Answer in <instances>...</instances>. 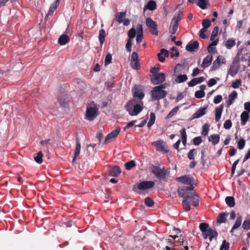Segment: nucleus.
I'll return each mask as SVG.
<instances>
[{"label":"nucleus","instance_id":"b1692460","mask_svg":"<svg viewBox=\"0 0 250 250\" xmlns=\"http://www.w3.org/2000/svg\"><path fill=\"white\" fill-rule=\"evenodd\" d=\"M70 39L66 34L62 35L58 39V42L62 45H65L69 42Z\"/></svg>","mask_w":250,"mask_h":250},{"label":"nucleus","instance_id":"a878e982","mask_svg":"<svg viewBox=\"0 0 250 250\" xmlns=\"http://www.w3.org/2000/svg\"><path fill=\"white\" fill-rule=\"evenodd\" d=\"M220 140V136L218 134H212L211 135L209 138L208 141L211 142L213 145L217 144Z\"/></svg>","mask_w":250,"mask_h":250},{"label":"nucleus","instance_id":"0eeeda50","mask_svg":"<svg viewBox=\"0 0 250 250\" xmlns=\"http://www.w3.org/2000/svg\"><path fill=\"white\" fill-rule=\"evenodd\" d=\"M151 171L159 179H164L166 177L167 170L165 168L162 169L157 166L152 165Z\"/></svg>","mask_w":250,"mask_h":250},{"label":"nucleus","instance_id":"bb28decb","mask_svg":"<svg viewBox=\"0 0 250 250\" xmlns=\"http://www.w3.org/2000/svg\"><path fill=\"white\" fill-rule=\"evenodd\" d=\"M223 108V106L221 105L220 107H218L215 109V120L216 122L219 121L221 118Z\"/></svg>","mask_w":250,"mask_h":250},{"label":"nucleus","instance_id":"e2e57ef3","mask_svg":"<svg viewBox=\"0 0 250 250\" xmlns=\"http://www.w3.org/2000/svg\"><path fill=\"white\" fill-rule=\"evenodd\" d=\"M222 100V97L220 95H218L215 96L213 100L214 103L217 104L220 103Z\"/></svg>","mask_w":250,"mask_h":250},{"label":"nucleus","instance_id":"7c9ffc66","mask_svg":"<svg viewBox=\"0 0 250 250\" xmlns=\"http://www.w3.org/2000/svg\"><path fill=\"white\" fill-rule=\"evenodd\" d=\"M227 216V214L226 213H221L219 214L217 218V222L219 224L225 223L226 219V217Z\"/></svg>","mask_w":250,"mask_h":250},{"label":"nucleus","instance_id":"09e8293b","mask_svg":"<svg viewBox=\"0 0 250 250\" xmlns=\"http://www.w3.org/2000/svg\"><path fill=\"white\" fill-rule=\"evenodd\" d=\"M180 67L186 69L187 71L188 69V67L187 64H186L185 63H183L182 64L178 63L175 66V71L178 70Z\"/></svg>","mask_w":250,"mask_h":250},{"label":"nucleus","instance_id":"9d476101","mask_svg":"<svg viewBox=\"0 0 250 250\" xmlns=\"http://www.w3.org/2000/svg\"><path fill=\"white\" fill-rule=\"evenodd\" d=\"M146 22L150 33L152 34L158 36L159 32L156 22L153 21L150 18H147Z\"/></svg>","mask_w":250,"mask_h":250},{"label":"nucleus","instance_id":"20e7f679","mask_svg":"<svg viewBox=\"0 0 250 250\" xmlns=\"http://www.w3.org/2000/svg\"><path fill=\"white\" fill-rule=\"evenodd\" d=\"M154 182L151 181H144L139 183L137 186L133 187V190L137 192V190H146L152 188L154 186Z\"/></svg>","mask_w":250,"mask_h":250},{"label":"nucleus","instance_id":"cd10ccee","mask_svg":"<svg viewBox=\"0 0 250 250\" xmlns=\"http://www.w3.org/2000/svg\"><path fill=\"white\" fill-rule=\"evenodd\" d=\"M225 202L230 208L233 207L235 206L234 198L232 196H227L225 199Z\"/></svg>","mask_w":250,"mask_h":250},{"label":"nucleus","instance_id":"de8ad7c7","mask_svg":"<svg viewBox=\"0 0 250 250\" xmlns=\"http://www.w3.org/2000/svg\"><path fill=\"white\" fill-rule=\"evenodd\" d=\"M145 203L146 206L148 207H151L154 205V202L152 199L149 197L146 198Z\"/></svg>","mask_w":250,"mask_h":250},{"label":"nucleus","instance_id":"c03bdc74","mask_svg":"<svg viewBox=\"0 0 250 250\" xmlns=\"http://www.w3.org/2000/svg\"><path fill=\"white\" fill-rule=\"evenodd\" d=\"M229 247V244L227 243L226 240H224L220 247V250H228Z\"/></svg>","mask_w":250,"mask_h":250},{"label":"nucleus","instance_id":"774afa93","mask_svg":"<svg viewBox=\"0 0 250 250\" xmlns=\"http://www.w3.org/2000/svg\"><path fill=\"white\" fill-rule=\"evenodd\" d=\"M216 83H217L216 81L214 79L211 78L209 80L208 83V85L209 87H211V86L215 85Z\"/></svg>","mask_w":250,"mask_h":250},{"label":"nucleus","instance_id":"6ab92c4d","mask_svg":"<svg viewBox=\"0 0 250 250\" xmlns=\"http://www.w3.org/2000/svg\"><path fill=\"white\" fill-rule=\"evenodd\" d=\"M76 147H75V153H74V157L73 159V163H74L76 160L78 156L79 155L81 150V144L80 140L77 138H76Z\"/></svg>","mask_w":250,"mask_h":250},{"label":"nucleus","instance_id":"49530a36","mask_svg":"<svg viewBox=\"0 0 250 250\" xmlns=\"http://www.w3.org/2000/svg\"><path fill=\"white\" fill-rule=\"evenodd\" d=\"M202 129V135L206 136L208 134L209 130V125L208 124H205L203 125Z\"/></svg>","mask_w":250,"mask_h":250},{"label":"nucleus","instance_id":"0e129e2a","mask_svg":"<svg viewBox=\"0 0 250 250\" xmlns=\"http://www.w3.org/2000/svg\"><path fill=\"white\" fill-rule=\"evenodd\" d=\"M58 100L62 106H65L67 101H65V99H63V97H59Z\"/></svg>","mask_w":250,"mask_h":250},{"label":"nucleus","instance_id":"bf43d9fd","mask_svg":"<svg viewBox=\"0 0 250 250\" xmlns=\"http://www.w3.org/2000/svg\"><path fill=\"white\" fill-rule=\"evenodd\" d=\"M193 144L194 145H195V146L199 145L202 142L201 137L199 136V137H196L194 138L193 140Z\"/></svg>","mask_w":250,"mask_h":250},{"label":"nucleus","instance_id":"f03ea898","mask_svg":"<svg viewBox=\"0 0 250 250\" xmlns=\"http://www.w3.org/2000/svg\"><path fill=\"white\" fill-rule=\"evenodd\" d=\"M199 199L198 196L195 193L190 194V196L186 199H184L182 201V205L185 211H188L190 209V205L194 207H197L199 205Z\"/></svg>","mask_w":250,"mask_h":250},{"label":"nucleus","instance_id":"4468645a","mask_svg":"<svg viewBox=\"0 0 250 250\" xmlns=\"http://www.w3.org/2000/svg\"><path fill=\"white\" fill-rule=\"evenodd\" d=\"M153 145L159 151H165L167 152L168 150L165 146V143L163 141L160 140L153 143Z\"/></svg>","mask_w":250,"mask_h":250},{"label":"nucleus","instance_id":"f257e3e1","mask_svg":"<svg viewBox=\"0 0 250 250\" xmlns=\"http://www.w3.org/2000/svg\"><path fill=\"white\" fill-rule=\"evenodd\" d=\"M137 103L138 101L136 99H133L129 100L125 105V109L131 116L137 115L143 110V107L140 105L142 104L140 102L139 104H136Z\"/></svg>","mask_w":250,"mask_h":250},{"label":"nucleus","instance_id":"423d86ee","mask_svg":"<svg viewBox=\"0 0 250 250\" xmlns=\"http://www.w3.org/2000/svg\"><path fill=\"white\" fill-rule=\"evenodd\" d=\"M182 15V12L178 11L176 13L171 20L170 27V32L172 34H174L177 30L178 22L180 20V17Z\"/></svg>","mask_w":250,"mask_h":250},{"label":"nucleus","instance_id":"2f4dec72","mask_svg":"<svg viewBox=\"0 0 250 250\" xmlns=\"http://www.w3.org/2000/svg\"><path fill=\"white\" fill-rule=\"evenodd\" d=\"M188 80V77L186 75H179L175 79V81L177 83H180L186 82Z\"/></svg>","mask_w":250,"mask_h":250},{"label":"nucleus","instance_id":"680f3d73","mask_svg":"<svg viewBox=\"0 0 250 250\" xmlns=\"http://www.w3.org/2000/svg\"><path fill=\"white\" fill-rule=\"evenodd\" d=\"M137 34L143 35V29L141 24H138L136 26Z\"/></svg>","mask_w":250,"mask_h":250},{"label":"nucleus","instance_id":"79ce46f5","mask_svg":"<svg viewBox=\"0 0 250 250\" xmlns=\"http://www.w3.org/2000/svg\"><path fill=\"white\" fill-rule=\"evenodd\" d=\"M218 32V27L217 26H215L213 31H212L211 35L210 38L211 41H213L215 40L216 37Z\"/></svg>","mask_w":250,"mask_h":250},{"label":"nucleus","instance_id":"58836bf2","mask_svg":"<svg viewBox=\"0 0 250 250\" xmlns=\"http://www.w3.org/2000/svg\"><path fill=\"white\" fill-rule=\"evenodd\" d=\"M43 154L42 151H39L36 156L34 157L35 161L38 164H41L42 162Z\"/></svg>","mask_w":250,"mask_h":250},{"label":"nucleus","instance_id":"ddd939ff","mask_svg":"<svg viewBox=\"0 0 250 250\" xmlns=\"http://www.w3.org/2000/svg\"><path fill=\"white\" fill-rule=\"evenodd\" d=\"M121 131L120 127H116L115 129L112 130L110 133L108 134L105 137L104 144H107L109 142L112 141L117 137L118 135Z\"/></svg>","mask_w":250,"mask_h":250},{"label":"nucleus","instance_id":"13d9d810","mask_svg":"<svg viewBox=\"0 0 250 250\" xmlns=\"http://www.w3.org/2000/svg\"><path fill=\"white\" fill-rule=\"evenodd\" d=\"M237 96V93L235 90L232 91L229 95V98L231 100H234Z\"/></svg>","mask_w":250,"mask_h":250},{"label":"nucleus","instance_id":"a211bd4d","mask_svg":"<svg viewBox=\"0 0 250 250\" xmlns=\"http://www.w3.org/2000/svg\"><path fill=\"white\" fill-rule=\"evenodd\" d=\"M121 172V169L118 166H114L109 169V175L113 177L118 176Z\"/></svg>","mask_w":250,"mask_h":250},{"label":"nucleus","instance_id":"39448f33","mask_svg":"<svg viewBox=\"0 0 250 250\" xmlns=\"http://www.w3.org/2000/svg\"><path fill=\"white\" fill-rule=\"evenodd\" d=\"M193 189L194 187L192 186L191 187L184 186L179 188L178 189L177 192L180 197H183L184 199H186L188 196H190V194L194 193L191 192Z\"/></svg>","mask_w":250,"mask_h":250},{"label":"nucleus","instance_id":"f704fd0d","mask_svg":"<svg viewBox=\"0 0 250 250\" xmlns=\"http://www.w3.org/2000/svg\"><path fill=\"white\" fill-rule=\"evenodd\" d=\"M242 220V218L241 216L240 215L237 217L235 222L232 227V230L236 229L241 226Z\"/></svg>","mask_w":250,"mask_h":250},{"label":"nucleus","instance_id":"7ed1b4c3","mask_svg":"<svg viewBox=\"0 0 250 250\" xmlns=\"http://www.w3.org/2000/svg\"><path fill=\"white\" fill-rule=\"evenodd\" d=\"M98 108L95 104L87 105L85 119L88 121H93L98 115Z\"/></svg>","mask_w":250,"mask_h":250},{"label":"nucleus","instance_id":"e433bc0d","mask_svg":"<svg viewBox=\"0 0 250 250\" xmlns=\"http://www.w3.org/2000/svg\"><path fill=\"white\" fill-rule=\"evenodd\" d=\"M155 120V115L154 113L151 112L150 114V119L147 123V126L150 127L154 123Z\"/></svg>","mask_w":250,"mask_h":250},{"label":"nucleus","instance_id":"c85d7f7f","mask_svg":"<svg viewBox=\"0 0 250 250\" xmlns=\"http://www.w3.org/2000/svg\"><path fill=\"white\" fill-rule=\"evenodd\" d=\"M197 5L202 9H205L208 4V0H197Z\"/></svg>","mask_w":250,"mask_h":250},{"label":"nucleus","instance_id":"412c9836","mask_svg":"<svg viewBox=\"0 0 250 250\" xmlns=\"http://www.w3.org/2000/svg\"><path fill=\"white\" fill-rule=\"evenodd\" d=\"M206 235H207V238L209 237V241H211L212 239L214 238H216L217 236V232H216L215 229L209 228L208 229V231L207 232Z\"/></svg>","mask_w":250,"mask_h":250},{"label":"nucleus","instance_id":"4d7b16f0","mask_svg":"<svg viewBox=\"0 0 250 250\" xmlns=\"http://www.w3.org/2000/svg\"><path fill=\"white\" fill-rule=\"evenodd\" d=\"M241 83L240 80H235L232 83L231 86L234 88H238L241 85Z\"/></svg>","mask_w":250,"mask_h":250},{"label":"nucleus","instance_id":"a18cd8bd","mask_svg":"<svg viewBox=\"0 0 250 250\" xmlns=\"http://www.w3.org/2000/svg\"><path fill=\"white\" fill-rule=\"evenodd\" d=\"M136 35V31L135 29L133 28H131L128 32V39H130L131 40L132 39L134 38L135 37Z\"/></svg>","mask_w":250,"mask_h":250},{"label":"nucleus","instance_id":"5fc2aeb1","mask_svg":"<svg viewBox=\"0 0 250 250\" xmlns=\"http://www.w3.org/2000/svg\"><path fill=\"white\" fill-rule=\"evenodd\" d=\"M205 95V92L203 91L198 90L195 92V97L197 98H202L204 97Z\"/></svg>","mask_w":250,"mask_h":250},{"label":"nucleus","instance_id":"4be33fe9","mask_svg":"<svg viewBox=\"0 0 250 250\" xmlns=\"http://www.w3.org/2000/svg\"><path fill=\"white\" fill-rule=\"evenodd\" d=\"M156 8V3L154 0H151L148 1L147 3L145 6L144 12H145L146 9H148L151 11L155 10Z\"/></svg>","mask_w":250,"mask_h":250},{"label":"nucleus","instance_id":"473e14b6","mask_svg":"<svg viewBox=\"0 0 250 250\" xmlns=\"http://www.w3.org/2000/svg\"><path fill=\"white\" fill-rule=\"evenodd\" d=\"M180 133L181 135V139H182V144L184 146H186V143H187V134L186 129L185 128H183L180 130Z\"/></svg>","mask_w":250,"mask_h":250},{"label":"nucleus","instance_id":"9b49d317","mask_svg":"<svg viewBox=\"0 0 250 250\" xmlns=\"http://www.w3.org/2000/svg\"><path fill=\"white\" fill-rule=\"evenodd\" d=\"M176 180L179 182L183 184L189 185V187L191 186H193L194 184V179L193 177L189 175H185L183 176L177 177Z\"/></svg>","mask_w":250,"mask_h":250},{"label":"nucleus","instance_id":"393cba45","mask_svg":"<svg viewBox=\"0 0 250 250\" xmlns=\"http://www.w3.org/2000/svg\"><path fill=\"white\" fill-rule=\"evenodd\" d=\"M240 118L241 125H245L249 118V113L247 111H243L241 114Z\"/></svg>","mask_w":250,"mask_h":250},{"label":"nucleus","instance_id":"a19ab883","mask_svg":"<svg viewBox=\"0 0 250 250\" xmlns=\"http://www.w3.org/2000/svg\"><path fill=\"white\" fill-rule=\"evenodd\" d=\"M135 166V161L131 160L125 164V167L127 170H130L132 167Z\"/></svg>","mask_w":250,"mask_h":250},{"label":"nucleus","instance_id":"f3484780","mask_svg":"<svg viewBox=\"0 0 250 250\" xmlns=\"http://www.w3.org/2000/svg\"><path fill=\"white\" fill-rule=\"evenodd\" d=\"M199 47V43L197 41H195L193 42H189L187 45L186 49L189 52H193Z\"/></svg>","mask_w":250,"mask_h":250},{"label":"nucleus","instance_id":"3c124183","mask_svg":"<svg viewBox=\"0 0 250 250\" xmlns=\"http://www.w3.org/2000/svg\"><path fill=\"white\" fill-rule=\"evenodd\" d=\"M130 65L134 69H138L140 67V64L138 61H131Z\"/></svg>","mask_w":250,"mask_h":250},{"label":"nucleus","instance_id":"72a5a7b5","mask_svg":"<svg viewBox=\"0 0 250 250\" xmlns=\"http://www.w3.org/2000/svg\"><path fill=\"white\" fill-rule=\"evenodd\" d=\"M235 45V41L233 39H229L225 43L226 48L228 49H231Z\"/></svg>","mask_w":250,"mask_h":250},{"label":"nucleus","instance_id":"1a4fd4ad","mask_svg":"<svg viewBox=\"0 0 250 250\" xmlns=\"http://www.w3.org/2000/svg\"><path fill=\"white\" fill-rule=\"evenodd\" d=\"M166 80V76L164 73H158L152 74L150 76L151 83L154 85H157L163 83Z\"/></svg>","mask_w":250,"mask_h":250},{"label":"nucleus","instance_id":"69168bd1","mask_svg":"<svg viewBox=\"0 0 250 250\" xmlns=\"http://www.w3.org/2000/svg\"><path fill=\"white\" fill-rule=\"evenodd\" d=\"M207 30L205 29L204 28H202L201 29H200V34H199V36L202 39H205L206 36V35L205 34V33L206 32H207Z\"/></svg>","mask_w":250,"mask_h":250},{"label":"nucleus","instance_id":"ea45409f","mask_svg":"<svg viewBox=\"0 0 250 250\" xmlns=\"http://www.w3.org/2000/svg\"><path fill=\"white\" fill-rule=\"evenodd\" d=\"M179 106H176L173 108L167 116V119H170L173 117L178 111Z\"/></svg>","mask_w":250,"mask_h":250},{"label":"nucleus","instance_id":"dca6fc26","mask_svg":"<svg viewBox=\"0 0 250 250\" xmlns=\"http://www.w3.org/2000/svg\"><path fill=\"white\" fill-rule=\"evenodd\" d=\"M207 106L203 107L199 109L192 116L191 120L199 118L205 115L206 113Z\"/></svg>","mask_w":250,"mask_h":250},{"label":"nucleus","instance_id":"c756f323","mask_svg":"<svg viewBox=\"0 0 250 250\" xmlns=\"http://www.w3.org/2000/svg\"><path fill=\"white\" fill-rule=\"evenodd\" d=\"M105 37V32L104 30L101 29L99 31V42H100V44L101 46L103 44V43L104 42Z\"/></svg>","mask_w":250,"mask_h":250},{"label":"nucleus","instance_id":"5701e85b","mask_svg":"<svg viewBox=\"0 0 250 250\" xmlns=\"http://www.w3.org/2000/svg\"><path fill=\"white\" fill-rule=\"evenodd\" d=\"M212 60V56L211 55H208L204 59L202 64L201 65L202 67L205 68L208 66Z\"/></svg>","mask_w":250,"mask_h":250},{"label":"nucleus","instance_id":"4c0bfd02","mask_svg":"<svg viewBox=\"0 0 250 250\" xmlns=\"http://www.w3.org/2000/svg\"><path fill=\"white\" fill-rule=\"evenodd\" d=\"M197 153V150L196 149H191L188 154V158L190 160H193L194 159V156L196 155Z\"/></svg>","mask_w":250,"mask_h":250},{"label":"nucleus","instance_id":"f8f14e48","mask_svg":"<svg viewBox=\"0 0 250 250\" xmlns=\"http://www.w3.org/2000/svg\"><path fill=\"white\" fill-rule=\"evenodd\" d=\"M132 92L134 99L138 98L139 100H137V101H139L143 104L142 100L144 97L145 94L143 93L142 89L140 87L135 86L132 88Z\"/></svg>","mask_w":250,"mask_h":250},{"label":"nucleus","instance_id":"052dcab7","mask_svg":"<svg viewBox=\"0 0 250 250\" xmlns=\"http://www.w3.org/2000/svg\"><path fill=\"white\" fill-rule=\"evenodd\" d=\"M131 40L130 39H128L125 45V47L126 50L129 52H130L131 51Z\"/></svg>","mask_w":250,"mask_h":250},{"label":"nucleus","instance_id":"c9c22d12","mask_svg":"<svg viewBox=\"0 0 250 250\" xmlns=\"http://www.w3.org/2000/svg\"><path fill=\"white\" fill-rule=\"evenodd\" d=\"M126 16V12H119L117 13V21L119 23H121L123 21V18H125Z\"/></svg>","mask_w":250,"mask_h":250},{"label":"nucleus","instance_id":"6e6d98bb","mask_svg":"<svg viewBox=\"0 0 250 250\" xmlns=\"http://www.w3.org/2000/svg\"><path fill=\"white\" fill-rule=\"evenodd\" d=\"M232 125L231 121L230 120H226L224 124V127L226 129H229Z\"/></svg>","mask_w":250,"mask_h":250},{"label":"nucleus","instance_id":"864d4df0","mask_svg":"<svg viewBox=\"0 0 250 250\" xmlns=\"http://www.w3.org/2000/svg\"><path fill=\"white\" fill-rule=\"evenodd\" d=\"M112 55L111 54L108 53L106 55L105 58L104 64L105 65L109 64L111 62Z\"/></svg>","mask_w":250,"mask_h":250},{"label":"nucleus","instance_id":"8fccbe9b","mask_svg":"<svg viewBox=\"0 0 250 250\" xmlns=\"http://www.w3.org/2000/svg\"><path fill=\"white\" fill-rule=\"evenodd\" d=\"M245 145V140L242 138L239 140L237 143V147L239 149H242L244 148Z\"/></svg>","mask_w":250,"mask_h":250},{"label":"nucleus","instance_id":"603ef678","mask_svg":"<svg viewBox=\"0 0 250 250\" xmlns=\"http://www.w3.org/2000/svg\"><path fill=\"white\" fill-rule=\"evenodd\" d=\"M171 53L170 54V57L173 58L174 56L178 57L179 55V52L175 47H172L171 48Z\"/></svg>","mask_w":250,"mask_h":250},{"label":"nucleus","instance_id":"338daca9","mask_svg":"<svg viewBox=\"0 0 250 250\" xmlns=\"http://www.w3.org/2000/svg\"><path fill=\"white\" fill-rule=\"evenodd\" d=\"M244 109L248 113H250V102H246L244 105Z\"/></svg>","mask_w":250,"mask_h":250},{"label":"nucleus","instance_id":"aec40b11","mask_svg":"<svg viewBox=\"0 0 250 250\" xmlns=\"http://www.w3.org/2000/svg\"><path fill=\"white\" fill-rule=\"evenodd\" d=\"M208 224L206 223H201L199 225L200 229L202 231L203 237L205 239H207V235L206 233H207L208 231Z\"/></svg>","mask_w":250,"mask_h":250},{"label":"nucleus","instance_id":"6e6552de","mask_svg":"<svg viewBox=\"0 0 250 250\" xmlns=\"http://www.w3.org/2000/svg\"><path fill=\"white\" fill-rule=\"evenodd\" d=\"M167 94V92L164 90L156 89L154 87L151 92V97L152 100H159L164 98Z\"/></svg>","mask_w":250,"mask_h":250},{"label":"nucleus","instance_id":"37998d69","mask_svg":"<svg viewBox=\"0 0 250 250\" xmlns=\"http://www.w3.org/2000/svg\"><path fill=\"white\" fill-rule=\"evenodd\" d=\"M210 21L208 19L204 20L202 21L203 28L207 30L208 28L210 26Z\"/></svg>","mask_w":250,"mask_h":250},{"label":"nucleus","instance_id":"2eb2a0df","mask_svg":"<svg viewBox=\"0 0 250 250\" xmlns=\"http://www.w3.org/2000/svg\"><path fill=\"white\" fill-rule=\"evenodd\" d=\"M225 63V59L222 56H219L213 62V64L212 66V70H216L218 68H219L221 63Z\"/></svg>","mask_w":250,"mask_h":250}]
</instances>
